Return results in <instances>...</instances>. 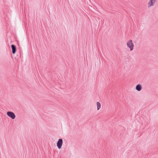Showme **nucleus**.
<instances>
[{
  "mask_svg": "<svg viewBox=\"0 0 158 158\" xmlns=\"http://www.w3.org/2000/svg\"><path fill=\"white\" fill-rule=\"evenodd\" d=\"M135 89L138 91H140L142 89V85L140 84H138L136 85Z\"/></svg>",
  "mask_w": 158,
  "mask_h": 158,
  "instance_id": "obj_6",
  "label": "nucleus"
},
{
  "mask_svg": "<svg viewBox=\"0 0 158 158\" xmlns=\"http://www.w3.org/2000/svg\"><path fill=\"white\" fill-rule=\"evenodd\" d=\"M11 47L12 49V52L13 54H14L15 53L17 48L16 46L14 44H12L11 46Z\"/></svg>",
  "mask_w": 158,
  "mask_h": 158,
  "instance_id": "obj_4",
  "label": "nucleus"
},
{
  "mask_svg": "<svg viewBox=\"0 0 158 158\" xmlns=\"http://www.w3.org/2000/svg\"><path fill=\"white\" fill-rule=\"evenodd\" d=\"M63 143L62 139V138L59 139L56 143L57 146L59 149H60L61 148Z\"/></svg>",
  "mask_w": 158,
  "mask_h": 158,
  "instance_id": "obj_3",
  "label": "nucleus"
},
{
  "mask_svg": "<svg viewBox=\"0 0 158 158\" xmlns=\"http://www.w3.org/2000/svg\"><path fill=\"white\" fill-rule=\"evenodd\" d=\"M7 115L13 119H15L16 117L14 113L11 111H8L7 112Z\"/></svg>",
  "mask_w": 158,
  "mask_h": 158,
  "instance_id": "obj_2",
  "label": "nucleus"
},
{
  "mask_svg": "<svg viewBox=\"0 0 158 158\" xmlns=\"http://www.w3.org/2000/svg\"><path fill=\"white\" fill-rule=\"evenodd\" d=\"M97 110H98L101 108V105L100 102H97Z\"/></svg>",
  "mask_w": 158,
  "mask_h": 158,
  "instance_id": "obj_7",
  "label": "nucleus"
},
{
  "mask_svg": "<svg viewBox=\"0 0 158 158\" xmlns=\"http://www.w3.org/2000/svg\"><path fill=\"white\" fill-rule=\"evenodd\" d=\"M18 46H19V44L18 43Z\"/></svg>",
  "mask_w": 158,
  "mask_h": 158,
  "instance_id": "obj_9",
  "label": "nucleus"
},
{
  "mask_svg": "<svg viewBox=\"0 0 158 158\" xmlns=\"http://www.w3.org/2000/svg\"><path fill=\"white\" fill-rule=\"evenodd\" d=\"M156 2L154 0H150L148 3V7L153 6Z\"/></svg>",
  "mask_w": 158,
  "mask_h": 158,
  "instance_id": "obj_5",
  "label": "nucleus"
},
{
  "mask_svg": "<svg viewBox=\"0 0 158 158\" xmlns=\"http://www.w3.org/2000/svg\"><path fill=\"white\" fill-rule=\"evenodd\" d=\"M19 52H20V56L21 57V48L20 47H19Z\"/></svg>",
  "mask_w": 158,
  "mask_h": 158,
  "instance_id": "obj_8",
  "label": "nucleus"
},
{
  "mask_svg": "<svg viewBox=\"0 0 158 158\" xmlns=\"http://www.w3.org/2000/svg\"><path fill=\"white\" fill-rule=\"evenodd\" d=\"M155 0V1H156V0Z\"/></svg>",
  "mask_w": 158,
  "mask_h": 158,
  "instance_id": "obj_10",
  "label": "nucleus"
},
{
  "mask_svg": "<svg viewBox=\"0 0 158 158\" xmlns=\"http://www.w3.org/2000/svg\"><path fill=\"white\" fill-rule=\"evenodd\" d=\"M127 45L128 47L130 48V51H132L133 50L134 45L131 40H130L127 41Z\"/></svg>",
  "mask_w": 158,
  "mask_h": 158,
  "instance_id": "obj_1",
  "label": "nucleus"
}]
</instances>
